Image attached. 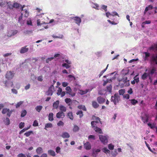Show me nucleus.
<instances>
[{"instance_id": "nucleus-17", "label": "nucleus", "mask_w": 157, "mask_h": 157, "mask_svg": "<svg viewBox=\"0 0 157 157\" xmlns=\"http://www.w3.org/2000/svg\"><path fill=\"white\" fill-rule=\"evenodd\" d=\"M56 116L58 118L63 117H64V114L62 112H59L57 113Z\"/></svg>"}, {"instance_id": "nucleus-58", "label": "nucleus", "mask_w": 157, "mask_h": 157, "mask_svg": "<svg viewBox=\"0 0 157 157\" xmlns=\"http://www.w3.org/2000/svg\"><path fill=\"white\" fill-rule=\"evenodd\" d=\"M57 124L58 126H63L64 123L62 121H60L57 123Z\"/></svg>"}, {"instance_id": "nucleus-51", "label": "nucleus", "mask_w": 157, "mask_h": 157, "mask_svg": "<svg viewBox=\"0 0 157 157\" xmlns=\"http://www.w3.org/2000/svg\"><path fill=\"white\" fill-rule=\"evenodd\" d=\"M9 110V109H7V108H4L2 110V113L3 114H5L7 113L8 111Z\"/></svg>"}, {"instance_id": "nucleus-37", "label": "nucleus", "mask_w": 157, "mask_h": 157, "mask_svg": "<svg viewBox=\"0 0 157 157\" xmlns=\"http://www.w3.org/2000/svg\"><path fill=\"white\" fill-rule=\"evenodd\" d=\"M26 23L28 25H32V20L30 18H29L27 21Z\"/></svg>"}, {"instance_id": "nucleus-40", "label": "nucleus", "mask_w": 157, "mask_h": 157, "mask_svg": "<svg viewBox=\"0 0 157 157\" xmlns=\"http://www.w3.org/2000/svg\"><path fill=\"white\" fill-rule=\"evenodd\" d=\"M88 92V90H79V93L80 94L82 95L86 94Z\"/></svg>"}, {"instance_id": "nucleus-32", "label": "nucleus", "mask_w": 157, "mask_h": 157, "mask_svg": "<svg viewBox=\"0 0 157 157\" xmlns=\"http://www.w3.org/2000/svg\"><path fill=\"white\" fill-rule=\"evenodd\" d=\"M144 53L145 54V56L144 58V59L145 60H147V57H149L150 56V54L149 53H148L146 52H144Z\"/></svg>"}, {"instance_id": "nucleus-54", "label": "nucleus", "mask_w": 157, "mask_h": 157, "mask_svg": "<svg viewBox=\"0 0 157 157\" xmlns=\"http://www.w3.org/2000/svg\"><path fill=\"white\" fill-rule=\"evenodd\" d=\"M50 155L53 156H55L56 153L55 151L52 150H50Z\"/></svg>"}, {"instance_id": "nucleus-39", "label": "nucleus", "mask_w": 157, "mask_h": 157, "mask_svg": "<svg viewBox=\"0 0 157 157\" xmlns=\"http://www.w3.org/2000/svg\"><path fill=\"white\" fill-rule=\"evenodd\" d=\"M27 113V111L25 110H23L21 112V117H25Z\"/></svg>"}, {"instance_id": "nucleus-48", "label": "nucleus", "mask_w": 157, "mask_h": 157, "mask_svg": "<svg viewBox=\"0 0 157 157\" xmlns=\"http://www.w3.org/2000/svg\"><path fill=\"white\" fill-rule=\"evenodd\" d=\"M5 123L6 124L9 125L10 124V121L8 118H6L4 121Z\"/></svg>"}, {"instance_id": "nucleus-5", "label": "nucleus", "mask_w": 157, "mask_h": 157, "mask_svg": "<svg viewBox=\"0 0 157 157\" xmlns=\"http://www.w3.org/2000/svg\"><path fill=\"white\" fill-rule=\"evenodd\" d=\"M14 76V74L13 72L9 71L7 72L5 75V77L7 79L10 80L12 79Z\"/></svg>"}, {"instance_id": "nucleus-1", "label": "nucleus", "mask_w": 157, "mask_h": 157, "mask_svg": "<svg viewBox=\"0 0 157 157\" xmlns=\"http://www.w3.org/2000/svg\"><path fill=\"white\" fill-rule=\"evenodd\" d=\"M13 8H19L21 7V16L19 17V19L21 18L22 16H24L25 17H27L29 16V13L27 11V10L25 9H24V8L25 7V6L23 5L22 6L20 4L17 2H14L13 5Z\"/></svg>"}, {"instance_id": "nucleus-3", "label": "nucleus", "mask_w": 157, "mask_h": 157, "mask_svg": "<svg viewBox=\"0 0 157 157\" xmlns=\"http://www.w3.org/2000/svg\"><path fill=\"white\" fill-rule=\"evenodd\" d=\"M120 84L123 86H127L129 85V81L127 77L123 78L119 81Z\"/></svg>"}, {"instance_id": "nucleus-14", "label": "nucleus", "mask_w": 157, "mask_h": 157, "mask_svg": "<svg viewBox=\"0 0 157 157\" xmlns=\"http://www.w3.org/2000/svg\"><path fill=\"white\" fill-rule=\"evenodd\" d=\"M94 130L97 132L99 134L102 133V132L101 129L98 127L97 126L94 127L93 128Z\"/></svg>"}, {"instance_id": "nucleus-27", "label": "nucleus", "mask_w": 157, "mask_h": 157, "mask_svg": "<svg viewBox=\"0 0 157 157\" xmlns=\"http://www.w3.org/2000/svg\"><path fill=\"white\" fill-rule=\"evenodd\" d=\"M76 114L77 115H79L80 118H82L83 116V113L82 111L81 110H79L78 111Z\"/></svg>"}, {"instance_id": "nucleus-15", "label": "nucleus", "mask_w": 157, "mask_h": 157, "mask_svg": "<svg viewBox=\"0 0 157 157\" xmlns=\"http://www.w3.org/2000/svg\"><path fill=\"white\" fill-rule=\"evenodd\" d=\"M8 0H0V6L4 7L7 5Z\"/></svg>"}, {"instance_id": "nucleus-30", "label": "nucleus", "mask_w": 157, "mask_h": 157, "mask_svg": "<svg viewBox=\"0 0 157 157\" xmlns=\"http://www.w3.org/2000/svg\"><path fill=\"white\" fill-rule=\"evenodd\" d=\"M129 100L130 101L132 105H135L138 103V101L135 99H131Z\"/></svg>"}, {"instance_id": "nucleus-6", "label": "nucleus", "mask_w": 157, "mask_h": 157, "mask_svg": "<svg viewBox=\"0 0 157 157\" xmlns=\"http://www.w3.org/2000/svg\"><path fill=\"white\" fill-rule=\"evenodd\" d=\"M65 90L67 91L66 94H69L71 97H74L75 95V93L72 92V90L70 86L66 87Z\"/></svg>"}, {"instance_id": "nucleus-57", "label": "nucleus", "mask_w": 157, "mask_h": 157, "mask_svg": "<svg viewBox=\"0 0 157 157\" xmlns=\"http://www.w3.org/2000/svg\"><path fill=\"white\" fill-rule=\"evenodd\" d=\"M38 125V123L36 120H35L33 124V126H37Z\"/></svg>"}, {"instance_id": "nucleus-61", "label": "nucleus", "mask_w": 157, "mask_h": 157, "mask_svg": "<svg viewBox=\"0 0 157 157\" xmlns=\"http://www.w3.org/2000/svg\"><path fill=\"white\" fill-rule=\"evenodd\" d=\"M88 139H91L93 140H94L95 139V136L94 135H90L88 136Z\"/></svg>"}, {"instance_id": "nucleus-7", "label": "nucleus", "mask_w": 157, "mask_h": 157, "mask_svg": "<svg viewBox=\"0 0 157 157\" xmlns=\"http://www.w3.org/2000/svg\"><path fill=\"white\" fill-rule=\"evenodd\" d=\"M99 136L100 140L102 143L104 144H107L108 140L105 136L102 135H99Z\"/></svg>"}, {"instance_id": "nucleus-44", "label": "nucleus", "mask_w": 157, "mask_h": 157, "mask_svg": "<svg viewBox=\"0 0 157 157\" xmlns=\"http://www.w3.org/2000/svg\"><path fill=\"white\" fill-rule=\"evenodd\" d=\"M24 102L23 101H21L18 102L17 103L16 105V108H18L21 105H22Z\"/></svg>"}, {"instance_id": "nucleus-13", "label": "nucleus", "mask_w": 157, "mask_h": 157, "mask_svg": "<svg viewBox=\"0 0 157 157\" xmlns=\"http://www.w3.org/2000/svg\"><path fill=\"white\" fill-rule=\"evenodd\" d=\"M84 147L87 150H89L91 148V145L89 142H86L84 143Z\"/></svg>"}, {"instance_id": "nucleus-34", "label": "nucleus", "mask_w": 157, "mask_h": 157, "mask_svg": "<svg viewBox=\"0 0 157 157\" xmlns=\"http://www.w3.org/2000/svg\"><path fill=\"white\" fill-rule=\"evenodd\" d=\"M42 106L41 105H38L37 106L36 108L35 109L38 112H40L41 109L42 108Z\"/></svg>"}, {"instance_id": "nucleus-29", "label": "nucleus", "mask_w": 157, "mask_h": 157, "mask_svg": "<svg viewBox=\"0 0 157 157\" xmlns=\"http://www.w3.org/2000/svg\"><path fill=\"white\" fill-rule=\"evenodd\" d=\"M59 101H57L54 103L53 105L54 108L56 109L58 108L59 104Z\"/></svg>"}, {"instance_id": "nucleus-41", "label": "nucleus", "mask_w": 157, "mask_h": 157, "mask_svg": "<svg viewBox=\"0 0 157 157\" xmlns=\"http://www.w3.org/2000/svg\"><path fill=\"white\" fill-rule=\"evenodd\" d=\"M62 66L65 67L66 69H68L71 67V66L66 63H63L62 64Z\"/></svg>"}, {"instance_id": "nucleus-25", "label": "nucleus", "mask_w": 157, "mask_h": 157, "mask_svg": "<svg viewBox=\"0 0 157 157\" xmlns=\"http://www.w3.org/2000/svg\"><path fill=\"white\" fill-rule=\"evenodd\" d=\"M100 122H97L96 121H92L91 122V124L92 128L94 127L97 126V124H98Z\"/></svg>"}, {"instance_id": "nucleus-4", "label": "nucleus", "mask_w": 157, "mask_h": 157, "mask_svg": "<svg viewBox=\"0 0 157 157\" xmlns=\"http://www.w3.org/2000/svg\"><path fill=\"white\" fill-rule=\"evenodd\" d=\"M18 32V31L16 30H8L6 33V35L8 37H10L14 36Z\"/></svg>"}, {"instance_id": "nucleus-21", "label": "nucleus", "mask_w": 157, "mask_h": 157, "mask_svg": "<svg viewBox=\"0 0 157 157\" xmlns=\"http://www.w3.org/2000/svg\"><path fill=\"white\" fill-rule=\"evenodd\" d=\"M52 36L54 38L62 39L63 37V35L61 34H58V35L53 34L52 35Z\"/></svg>"}, {"instance_id": "nucleus-55", "label": "nucleus", "mask_w": 157, "mask_h": 157, "mask_svg": "<svg viewBox=\"0 0 157 157\" xmlns=\"http://www.w3.org/2000/svg\"><path fill=\"white\" fill-rule=\"evenodd\" d=\"M65 101L67 103H68L71 101V100L70 98H66L65 99Z\"/></svg>"}, {"instance_id": "nucleus-10", "label": "nucleus", "mask_w": 157, "mask_h": 157, "mask_svg": "<svg viewBox=\"0 0 157 157\" xmlns=\"http://www.w3.org/2000/svg\"><path fill=\"white\" fill-rule=\"evenodd\" d=\"M3 82L5 85V86L8 88L10 86L12 87L13 86V82L11 81H7L6 80Z\"/></svg>"}, {"instance_id": "nucleus-2", "label": "nucleus", "mask_w": 157, "mask_h": 157, "mask_svg": "<svg viewBox=\"0 0 157 157\" xmlns=\"http://www.w3.org/2000/svg\"><path fill=\"white\" fill-rule=\"evenodd\" d=\"M120 100V97L118 93H115L113 96L111 97V101L113 102L115 105H116Z\"/></svg>"}, {"instance_id": "nucleus-19", "label": "nucleus", "mask_w": 157, "mask_h": 157, "mask_svg": "<svg viewBox=\"0 0 157 157\" xmlns=\"http://www.w3.org/2000/svg\"><path fill=\"white\" fill-rule=\"evenodd\" d=\"M13 3L14 2H11L9 0H8L7 3L8 7L10 9H13Z\"/></svg>"}, {"instance_id": "nucleus-12", "label": "nucleus", "mask_w": 157, "mask_h": 157, "mask_svg": "<svg viewBox=\"0 0 157 157\" xmlns=\"http://www.w3.org/2000/svg\"><path fill=\"white\" fill-rule=\"evenodd\" d=\"M73 20L75 21V23L79 25L80 23H81L82 20L81 18L78 17H75L73 18Z\"/></svg>"}, {"instance_id": "nucleus-22", "label": "nucleus", "mask_w": 157, "mask_h": 157, "mask_svg": "<svg viewBox=\"0 0 157 157\" xmlns=\"http://www.w3.org/2000/svg\"><path fill=\"white\" fill-rule=\"evenodd\" d=\"M112 86L111 85H110L109 86L106 87V89L105 91L107 92H109V93H111L112 92Z\"/></svg>"}, {"instance_id": "nucleus-35", "label": "nucleus", "mask_w": 157, "mask_h": 157, "mask_svg": "<svg viewBox=\"0 0 157 157\" xmlns=\"http://www.w3.org/2000/svg\"><path fill=\"white\" fill-rule=\"evenodd\" d=\"M109 64H108L106 68L104 69V70L102 71L100 73V74H99V77L100 78L101 76L103 75V74L104 73V72L107 69V68L108 67Z\"/></svg>"}, {"instance_id": "nucleus-33", "label": "nucleus", "mask_w": 157, "mask_h": 157, "mask_svg": "<svg viewBox=\"0 0 157 157\" xmlns=\"http://www.w3.org/2000/svg\"><path fill=\"white\" fill-rule=\"evenodd\" d=\"M67 116L68 117L72 120L73 119V117L72 114V113L71 112H69L67 114Z\"/></svg>"}, {"instance_id": "nucleus-36", "label": "nucleus", "mask_w": 157, "mask_h": 157, "mask_svg": "<svg viewBox=\"0 0 157 157\" xmlns=\"http://www.w3.org/2000/svg\"><path fill=\"white\" fill-rule=\"evenodd\" d=\"M60 110L62 112H65L66 111V108L63 105H60Z\"/></svg>"}, {"instance_id": "nucleus-43", "label": "nucleus", "mask_w": 157, "mask_h": 157, "mask_svg": "<svg viewBox=\"0 0 157 157\" xmlns=\"http://www.w3.org/2000/svg\"><path fill=\"white\" fill-rule=\"evenodd\" d=\"M33 131H29L28 132H25L24 135H25L26 136L28 137L30 136L31 134L33 133Z\"/></svg>"}, {"instance_id": "nucleus-38", "label": "nucleus", "mask_w": 157, "mask_h": 157, "mask_svg": "<svg viewBox=\"0 0 157 157\" xmlns=\"http://www.w3.org/2000/svg\"><path fill=\"white\" fill-rule=\"evenodd\" d=\"M151 60L152 62H156L157 61V54L155 56H152Z\"/></svg>"}, {"instance_id": "nucleus-60", "label": "nucleus", "mask_w": 157, "mask_h": 157, "mask_svg": "<svg viewBox=\"0 0 157 157\" xmlns=\"http://www.w3.org/2000/svg\"><path fill=\"white\" fill-rule=\"evenodd\" d=\"M101 8L103 9L105 11H107V6L104 5H103L101 6Z\"/></svg>"}, {"instance_id": "nucleus-49", "label": "nucleus", "mask_w": 157, "mask_h": 157, "mask_svg": "<svg viewBox=\"0 0 157 157\" xmlns=\"http://www.w3.org/2000/svg\"><path fill=\"white\" fill-rule=\"evenodd\" d=\"M30 59L32 63H35L38 60V58H33Z\"/></svg>"}, {"instance_id": "nucleus-24", "label": "nucleus", "mask_w": 157, "mask_h": 157, "mask_svg": "<svg viewBox=\"0 0 157 157\" xmlns=\"http://www.w3.org/2000/svg\"><path fill=\"white\" fill-rule=\"evenodd\" d=\"M92 106L95 109L98 108L99 106L97 102L95 101H93L92 102Z\"/></svg>"}, {"instance_id": "nucleus-64", "label": "nucleus", "mask_w": 157, "mask_h": 157, "mask_svg": "<svg viewBox=\"0 0 157 157\" xmlns=\"http://www.w3.org/2000/svg\"><path fill=\"white\" fill-rule=\"evenodd\" d=\"M17 156L18 157H26L25 155L24 154H23L22 153H20Z\"/></svg>"}, {"instance_id": "nucleus-16", "label": "nucleus", "mask_w": 157, "mask_h": 157, "mask_svg": "<svg viewBox=\"0 0 157 157\" xmlns=\"http://www.w3.org/2000/svg\"><path fill=\"white\" fill-rule=\"evenodd\" d=\"M153 8V6L151 5H149L147 7H146L144 11V14L145 15L147 11L148 10H151Z\"/></svg>"}, {"instance_id": "nucleus-31", "label": "nucleus", "mask_w": 157, "mask_h": 157, "mask_svg": "<svg viewBox=\"0 0 157 157\" xmlns=\"http://www.w3.org/2000/svg\"><path fill=\"white\" fill-rule=\"evenodd\" d=\"M148 74L147 73L145 72L142 75L141 78L143 80H145L147 77L148 76Z\"/></svg>"}, {"instance_id": "nucleus-47", "label": "nucleus", "mask_w": 157, "mask_h": 157, "mask_svg": "<svg viewBox=\"0 0 157 157\" xmlns=\"http://www.w3.org/2000/svg\"><path fill=\"white\" fill-rule=\"evenodd\" d=\"M138 75H136L134 78V80L135 81L136 83H138L139 81V78L137 77Z\"/></svg>"}, {"instance_id": "nucleus-28", "label": "nucleus", "mask_w": 157, "mask_h": 157, "mask_svg": "<svg viewBox=\"0 0 157 157\" xmlns=\"http://www.w3.org/2000/svg\"><path fill=\"white\" fill-rule=\"evenodd\" d=\"M78 108L80 109H82L84 111L86 110V108L84 105H79L78 106Z\"/></svg>"}, {"instance_id": "nucleus-56", "label": "nucleus", "mask_w": 157, "mask_h": 157, "mask_svg": "<svg viewBox=\"0 0 157 157\" xmlns=\"http://www.w3.org/2000/svg\"><path fill=\"white\" fill-rule=\"evenodd\" d=\"M53 113H50V121H52L53 120Z\"/></svg>"}, {"instance_id": "nucleus-62", "label": "nucleus", "mask_w": 157, "mask_h": 157, "mask_svg": "<svg viewBox=\"0 0 157 157\" xmlns=\"http://www.w3.org/2000/svg\"><path fill=\"white\" fill-rule=\"evenodd\" d=\"M151 23V21L150 20L146 21L142 23V24H150Z\"/></svg>"}, {"instance_id": "nucleus-63", "label": "nucleus", "mask_w": 157, "mask_h": 157, "mask_svg": "<svg viewBox=\"0 0 157 157\" xmlns=\"http://www.w3.org/2000/svg\"><path fill=\"white\" fill-rule=\"evenodd\" d=\"M13 94H17V91L15 89H12L11 90Z\"/></svg>"}, {"instance_id": "nucleus-26", "label": "nucleus", "mask_w": 157, "mask_h": 157, "mask_svg": "<svg viewBox=\"0 0 157 157\" xmlns=\"http://www.w3.org/2000/svg\"><path fill=\"white\" fill-rule=\"evenodd\" d=\"M36 152L38 154H40L43 152V150L41 147H39L36 149Z\"/></svg>"}, {"instance_id": "nucleus-59", "label": "nucleus", "mask_w": 157, "mask_h": 157, "mask_svg": "<svg viewBox=\"0 0 157 157\" xmlns=\"http://www.w3.org/2000/svg\"><path fill=\"white\" fill-rule=\"evenodd\" d=\"M123 97L124 98H126L127 99H128L129 98L130 96L128 94H127L123 95Z\"/></svg>"}, {"instance_id": "nucleus-23", "label": "nucleus", "mask_w": 157, "mask_h": 157, "mask_svg": "<svg viewBox=\"0 0 157 157\" xmlns=\"http://www.w3.org/2000/svg\"><path fill=\"white\" fill-rule=\"evenodd\" d=\"M92 119L94 120V121H97V122H100L101 124V123L100 121V119L98 117H96L94 115L92 117Z\"/></svg>"}, {"instance_id": "nucleus-42", "label": "nucleus", "mask_w": 157, "mask_h": 157, "mask_svg": "<svg viewBox=\"0 0 157 157\" xmlns=\"http://www.w3.org/2000/svg\"><path fill=\"white\" fill-rule=\"evenodd\" d=\"M125 93L124 89H121L119 90V93L120 95H123Z\"/></svg>"}, {"instance_id": "nucleus-18", "label": "nucleus", "mask_w": 157, "mask_h": 157, "mask_svg": "<svg viewBox=\"0 0 157 157\" xmlns=\"http://www.w3.org/2000/svg\"><path fill=\"white\" fill-rule=\"evenodd\" d=\"M61 136L64 138H67L70 137V136L68 133L64 132L62 133Z\"/></svg>"}, {"instance_id": "nucleus-45", "label": "nucleus", "mask_w": 157, "mask_h": 157, "mask_svg": "<svg viewBox=\"0 0 157 157\" xmlns=\"http://www.w3.org/2000/svg\"><path fill=\"white\" fill-rule=\"evenodd\" d=\"M62 91V88L60 87H59L57 90V94L58 96L60 95Z\"/></svg>"}, {"instance_id": "nucleus-20", "label": "nucleus", "mask_w": 157, "mask_h": 157, "mask_svg": "<svg viewBox=\"0 0 157 157\" xmlns=\"http://www.w3.org/2000/svg\"><path fill=\"white\" fill-rule=\"evenodd\" d=\"M101 151V150L99 149H94L93 150L92 155L94 156H96L98 154V152H99Z\"/></svg>"}, {"instance_id": "nucleus-11", "label": "nucleus", "mask_w": 157, "mask_h": 157, "mask_svg": "<svg viewBox=\"0 0 157 157\" xmlns=\"http://www.w3.org/2000/svg\"><path fill=\"white\" fill-rule=\"evenodd\" d=\"M97 101L99 104H102L105 102V99L103 97L100 96L97 98Z\"/></svg>"}, {"instance_id": "nucleus-8", "label": "nucleus", "mask_w": 157, "mask_h": 157, "mask_svg": "<svg viewBox=\"0 0 157 157\" xmlns=\"http://www.w3.org/2000/svg\"><path fill=\"white\" fill-rule=\"evenodd\" d=\"M27 46H25L21 47L19 51L21 54H24L27 52L29 50L28 48L27 47Z\"/></svg>"}, {"instance_id": "nucleus-50", "label": "nucleus", "mask_w": 157, "mask_h": 157, "mask_svg": "<svg viewBox=\"0 0 157 157\" xmlns=\"http://www.w3.org/2000/svg\"><path fill=\"white\" fill-rule=\"evenodd\" d=\"M25 126V123L24 122H21L19 125V127L20 129L22 128Z\"/></svg>"}, {"instance_id": "nucleus-52", "label": "nucleus", "mask_w": 157, "mask_h": 157, "mask_svg": "<svg viewBox=\"0 0 157 157\" xmlns=\"http://www.w3.org/2000/svg\"><path fill=\"white\" fill-rule=\"evenodd\" d=\"M147 125L151 129H153L155 127L154 124H152L150 123H148Z\"/></svg>"}, {"instance_id": "nucleus-46", "label": "nucleus", "mask_w": 157, "mask_h": 157, "mask_svg": "<svg viewBox=\"0 0 157 157\" xmlns=\"http://www.w3.org/2000/svg\"><path fill=\"white\" fill-rule=\"evenodd\" d=\"M79 129V128L76 125H75L73 128V131L74 132L78 131Z\"/></svg>"}, {"instance_id": "nucleus-53", "label": "nucleus", "mask_w": 157, "mask_h": 157, "mask_svg": "<svg viewBox=\"0 0 157 157\" xmlns=\"http://www.w3.org/2000/svg\"><path fill=\"white\" fill-rule=\"evenodd\" d=\"M108 147L109 149L110 150H112L114 148V146L112 144H109L108 146Z\"/></svg>"}, {"instance_id": "nucleus-9", "label": "nucleus", "mask_w": 157, "mask_h": 157, "mask_svg": "<svg viewBox=\"0 0 157 157\" xmlns=\"http://www.w3.org/2000/svg\"><path fill=\"white\" fill-rule=\"evenodd\" d=\"M142 121L144 123H147L148 121L149 116L147 114H145L143 116L141 117Z\"/></svg>"}]
</instances>
